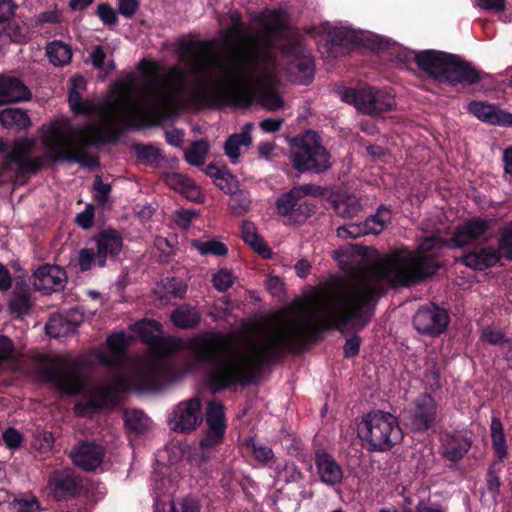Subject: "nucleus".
<instances>
[{
    "instance_id": "72a5a7b5",
    "label": "nucleus",
    "mask_w": 512,
    "mask_h": 512,
    "mask_svg": "<svg viewBox=\"0 0 512 512\" xmlns=\"http://www.w3.org/2000/svg\"><path fill=\"white\" fill-rule=\"evenodd\" d=\"M490 434L495 455L500 460L506 458L508 454V446L506 443L503 425L498 417L492 418Z\"/></svg>"
},
{
    "instance_id": "7ed1b4c3",
    "label": "nucleus",
    "mask_w": 512,
    "mask_h": 512,
    "mask_svg": "<svg viewBox=\"0 0 512 512\" xmlns=\"http://www.w3.org/2000/svg\"><path fill=\"white\" fill-rule=\"evenodd\" d=\"M140 77L129 74L115 83L101 106L69 94L70 108L77 113L98 112L97 122L85 128H72L66 121L51 124L43 136L46 155L52 160H75L87 145L116 138L121 126H141L177 111L185 99L186 72L173 66L160 72L156 62L143 60Z\"/></svg>"
},
{
    "instance_id": "4d7b16f0",
    "label": "nucleus",
    "mask_w": 512,
    "mask_h": 512,
    "mask_svg": "<svg viewBox=\"0 0 512 512\" xmlns=\"http://www.w3.org/2000/svg\"><path fill=\"white\" fill-rule=\"evenodd\" d=\"M2 438L6 446L10 449L19 448L23 442L21 433L15 428H8L5 430L3 432Z\"/></svg>"
},
{
    "instance_id": "bb28decb",
    "label": "nucleus",
    "mask_w": 512,
    "mask_h": 512,
    "mask_svg": "<svg viewBox=\"0 0 512 512\" xmlns=\"http://www.w3.org/2000/svg\"><path fill=\"white\" fill-rule=\"evenodd\" d=\"M332 204L336 213L343 218L356 217L363 207L360 199L356 195L346 192L334 195Z\"/></svg>"
},
{
    "instance_id": "603ef678",
    "label": "nucleus",
    "mask_w": 512,
    "mask_h": 512,
    "mask_svg": "<svg viewBox=\"0 0 512 512\" xmlns=\"http://www.w3.org/2000/svg\"><path fill=\"white\" fill-rule=\"evenodd\" d=\"M96 13L104 25L113 26L118 22L115 10L107 3L99 4Z\"/></svg>"
},
{
    "instance_id": "9b49d317",
    "label": "nucleus",
    "mask_w": 512,
    "mask_h": 512,
    "mask_svg": "<svg viewBox=\"0 0 512 512\" xmlns=\"http://www.w3.org/2000/svg\"><path fill=\"white\" fill-rule=\"evenodd\" d=\"M201 422V403L198 399H189L179 403L174 408L170 419L172 429L181 432L193 431Z\"/></svg>"
},
{
    "instance_id": "79ce46f5",
    "label": "nucleus",
    "mask_w": 512,
    "mask_h": 512,
    "mask_svg": "<svg viewBox=\"0 0 512 512\" xmlns=\"http://www.w3.org/2000/svg\"><path fill=\"white\" fill-rule=\"evenodd\" d=\"M209 150V144L205 140L194 142L190 149L185 152V158L191 165H202L205 162Z\"/></svg>"
},
{
    "instance_id": "20e7f679",
    "label": "nucleus",
    "mask_w": 512,
    "mask_h": 512,
    "mask_svg": "<svg viewBox=\"0 0 512 512\" xmlns=\"http://www.w3.org/2000/svg\"><path fill=\"white\" fill-rule=\"evenodd\" d=\"M132 330L144 342L151 345V356L129 365L116 376L113 382L93 387L87 399L75 406L80 416H91L97 409L118 400V391L126 388H152L157 379L165 373L167 365L163 357L181 350L184 342L170 337L161 338V326L154 320H142L132 326Z\"/></svg>"
},
{
    "instance_id": "13d9d810",
    "label": "nucleus",
    "mask_w": 512,
    "mask_h": 512,
    "mask_svg": "<svg viewBox=\"0 0 512 512\" xmlns=\"http://www.w3.org/2000/svg\"><path fill=\"white\" fill-rule=\"evenodd\" d=\"M250 445L252 448L253 455L258 461L265 463L273 458L274 454L271 448L261 444H257L253 440H251Z\"/></svg>"
},
{
    "instance_id": "3c124183",
    "label": "nucleus",
    "mask_w": 512,
    "mask_h": 512,
    "mask_svg": "<svg viewBox=\"0 0 512 512\" xmlns=\"http://www.w3.org/2000/svg\"><path fill=\"white\" fill-rule=\"evenodd\" d=\"M163 287L167 294H171L177 298H182L187 291V285L177 278H167L163 280Z\"/></svg>"
},
{
    "instance_id": "6e6552de",
    "label": "nucleus",
    "mask_w": 512,
    "mask_h": 512,
    "mask_svg": "<svg viewBox=\"0 0 512 512\" xmlns=\"http://www.w3.org/2000/svg\"><path fill=\"white\" fill-rule=\"evenodd\" d=\"M35 143L34 139L23 138L8 145L0 138V152L6 154V163L3 165V170L8 172L10 165L15 166L14 173H28L39 170L43 164V159L30 157Z\"/></svg>"
},
{
    "instance_id": "0e129e2a",
    "label": "nucleus",
    "mask_w": 512,
    "mask_h": 512,
    "mask_svg": "<svg viewBox=\"0 0 512 512\" xmlns=\"http://www.w3.org/2000/svg\"><path fill=\"white\" fill-rule=\"evenodd\" d=\"M283 120L278 118H267L260 122V128L268 133L276 132L282 127Z\"/></svg>"
},
{
    "instance_id": "338daca9",
    "label": "nucleus",
    "mask_w": 512,
    "mask_h": 512,
    "mask_svg": "<svg viewBox=\"0 0 512 512\" xmlns=\"http://www.w3.org/2000/svg\"><path fill=\"white\" fill-rule=\"evenodd\" d=\"M234 178L228 173H222L217 176L216 184L217 186L226 193L233 192L232 181Z\"/></svg>"
},
{
    "instance_id": "09e8293b",
    "label": "nucleus",
    "mask_w": 512,
    "mask_h": 512,
    "mask_svg": "<svg viewBox=\"0 0 512 512\" xmlns=\"http://www.w3.org/2000/svg\"><path fill=\"white\" fill-rule=\"evenodd\" d=\"M78 264L82 271H87L94 266H99L98 252L93 248H83L78 253Z\"/></svg>"
},
{
    "instance_id": "4c0bfd02",
    "label": "nucleus",
    "mask_w": 512,
    "mask_h": 512,
    "mask_svg": "<svg viewBox=\"0 0 512 512\" xmlns=\"http://www.w3.org/2000/svg\"><path fill=\"white\" fill-rule=\"evenodd\" d=\"M390 221V212L386 208H380L376 214L368 218L364 223L367 234H379L384 230L387 223Z\"/></svg>"
},
{
    "instance_id": "c03bdc74",
    "label": "nucleus",
    "mask_w": 512,
    "mask_h": 512,
    "mask_svg": "<svg viewBox=\"0 0 512 512\" xmlns=\"http://www.w3.org/2000/svg\"><path fill=\"white\" fill-rule=\"evenodd\" d=\"M125 422L136 432H144L150 426V419L143 412L137 410L126 412Z\"/></svg>"
},
{
    "instance_id": "bf43d9fd",
    "label": "nucleus",
    "mask_w": 512,
    "mask_h": 512,
    "mask_svg": "<svg viewBox=\"0 0 512 512\" xmlns=\"http://www.w3.org/2000/svg\"><path fill=\"white\" fill-rule=\"evenodd\" d=\"M139 6L138 0H118V11L126 18H131Z\"/></svg>"
},
{
    "instance_id": "e2e57ef3",
    "label": "nucleus",
    "mask_w": 512,
    "mask_h": 512,
    "mask_svg": "<svg viewBox=\"0 0 512 512\" xmlns=\"http://www.w3.org/2000/svg\"><path fill=\"white\" fill-rule=\"evenodd\" d=\"M96 199L104 204L108 198L110 192V185L103 183V181L97 177L95 180Z\"/></svg>"
},
{
    "instance_id": "4be33fe9",
    "label": "nucleus",
    "mask_w": 512,
    "mask_h": 512,
    "mask_svg": "<svg viewBox=\"0 0 512 512\" xmlns=\"http://www.w3.org/2000/svg\"><path fill=\"white\" fill-rule=\"evenodd\" d=\"M30 96V91L19 79L0 76V106L28 100Z\"/></svg>"
},
{
    "instance_id": "0eeeda50",
    "label": "nucleus",
    "mask_w": 512,
    "mask_h": 512,
    "mask_svg": "<svg viewBox=\"0 0 512 512\" xmlns=\"http://www.w3.org/2000/svg\"><path fill=\"white\" fill-rule=\"evenodd\" d=\"M341 99L354 104L358 111L373 116L390 111L396 104L392 95L371 87L358 90L344 89L341 92Z\"/></svg>"
},
{
    "instance_id": "864d4df0",
    "label": "nucleus",
    "mask_w": 512,
    "mask_h": 512,
    "mask_svg": "<svg viewBox=\"0 0 512 512\" xmlns=\"http://www.w3.org/2000/svg\"><path fill=\"white\" fill-rule=\"evenodd\" d=\"M54 438L52 433L47 431L38 432L34 436L33 446L38 451L45 453L52 449Z\"/></svg>"
},
{
    "instance_id": "2eb2a0df",
    "label": "nucleus",
    "mask_w": 512,
    "mask_h": 512,
    "mask_svg": "<svg viewBox=\"0 0 512 512\" xmlns=\"http://www.w3.org/2000/svg\"><path fill=\"white\" fill-rule=\"evenodd\" d=\"M35 289L44 292H55L64 287L66 273L59 266L43 265L32 276Z\"/></svg>"
},
{
    "instance_id": "680f3d73",
    "label": "nucleus",
    "mask_w": 512,
    "mask_h": 512,
    "mask_svg": "<svg viewBox=\"0 0 512 512\" xmlns=\"http://www.w3.org/2000/svg\"><path fill=\"white\" fill-rule=\"evenodd\" d=\"M266 286H267L268 291L273 296L279 297L283 294L284 284H283L282 280L277 276L269 277L266 280Z\"/></svg>"
},
{
    "instance_id": "f3484780",
    "label": "nucleus",
    "mask_w": 512,
    "mask_h": 512,
    "mask_svg": "<svg viewBox=\"0 0 512 512\" xmlns=\"http://www.w3.org/2000/svg\"><path fill=\"white\" fill-rule=\"evenodd\" d=\"M451 56L440 51L428 50L417 53L415 60L421 70L440 81H444Z\"/></svg>"
},
{
    "instance_id": "8fccbe9b",
    "label": "nucleus",
    "mask_w": 512,
    "mask_h": 512,
    "mask_svg": "<svg viewBox=\"0 0 512 512\" xmlns=\"http://www.w3.org/2000/svg\"><path fill=\"white\" fill-rule=\"evenodd\" d=\"M105 52L101 46L95 47L91 53L92 64L104 73H109L114 69V63L112 61L105 62Z\"/></svg>"
},
{
    "instance_id": "a18cd8bd",
    "label": "nucleus",
    "mask_w": 512,
    "mask_h": 512,
    "mask_svg": "<svg viewBox=\"0 0 512 512\" xmlns=\"http://www.w3.org/2000/svg\"><path fill=\"white\" fill-rule=\"evenodd\" d=\"M229 207L235 214H243L248 211L250 207V197L245 191H238L230 193Z\"/></svg>"
},
{
    "instance_id": "423d86ee",
    "label": "nucleus",
    "mask_w": 512,
    "mask_h": 512,
    "mask_svg": "<svg viewBox=\"0 0 512 512\" xmlns=\"http://www.w3.org/2000/svg\"><path fill=\"white\" fill-rule=\"evenodd\" d=\"M292 156L293 166L299 171L321 172L331 166L327 150L320 144L319 136L312 131L295 140Z\"/></svg>"
},
{
    "instance_id": "dca6fc26",
    "label": "nucleus",
    "mask_w": 512,
    "mask_h": 512,
    "mask_svg": "<svg viewBox=\"0 0 512 512\" xmlns=\"http://www.w3.org/2000/svg\"><path fill=\"white\" fill-rule=\"evenodd\" d=\"M288 72L292 79L300 84H308L314 76V65L309 54L302 48L295 49L294 52H287Z\"/></svg>"
},
{
    "instance_id": "49530a36",
    "label": "nucleus",
    "mask_w": 512,
    "mask_h": 512,
    "mask_svg": "<svg viewBox=\"0 0 512 512\" xmlns=\"http://www.w3.org/2000/svg\"><path fill=\"white\" fill-rule=\"evenodd\" d=\"M235 279L236 277L231 270L222 268L213 275L212 283L216 290L225 292L233 285Z\"/></svg>"
},
{
    "instance_id": "6e6d98bb",
    "label": "nucleus",
    "mask_w": 512,
    "mask_h": 512,
    "mask_svg": "<svg viewBox=\"0 0 512 512\" xmlns=\"http://www.w3.org/2000/svg\"><path fill=\"white\" fill-rule=\"evenodd\" d=\"M277 478L286 483L297 482L301 479V473L294 463H286L278 472Z\"/></svg>"
},
{
    "instance_id": "a19ab883",
    "label": "nucleus",
    "mask_w": 512,
    "mask_h": 512,
    "mask_svg": "<svg viewBox=\"0 0 512 512\" xmlns=\"http://www.w3.org/2000/svg\"><path fill=\"white\" fill-rule=\"evenodd\" d=\"M31 306L30 297L26 289L15 291L9 303V309L17 316H22L28 313Z\"/></svg>"
},
{
    "instance_id": "c9c22d12",
    "label": "nucleus",
    "mask_w": 512,
    "mask_h": 512,
    "mask_svg": "<svg viewBox=\"0 0 512 512\" xmlns=\"http://www.w3.org/2000/svg\"><path fill=\"white\" fill-rule=\"evenodd\" d=\"M46 52L50 62L55 66L66 65L72 58L70 46L61 41L50 43L46 48Z\"/></svg>"
},
{
    "instance_id": "ea45409f",
    "label": "nucleus",
    "mask_w": 512,
    "mask_h": 512,
    "mask_svg": "<svg viewBox=\"0 0 512 512\" xmlns=\"http://www.w3.org/2000/svg\"><path fill=\"white\" fill-rule=\"evenodd\" d=\"M46 333L51 337H61L75 330V327L68 323L63 316H53L45 326Z\"/></svg>"
},
{
    "instance_id": "6ab92c4d",
    "label": "nucleus",
    "mask_w": 512,
    "mask_h": 512,
    "mask_svg": "<svg viewBox=\"0 0 512 512\" xmlns=\"http://www.w3.org/2000/svg\"><path fill=\"white\" fill-rule=\"evenodd\" d=\"M94 241L98 252L99 267H103L108 258H113L119 254L123 247L121 235L114 230L100 232L94 238Z\"/></svg>"
},
{
    "instance_id": "39448f33",
    "label": "nucleus",
    "mask_w": 512,
    "mask_h": 512,
    "mask_svg": "<svg viewBox=\"0 0 512 512\" xmlns=\"http://www.w3.org/2000/svg\"><path fill=\"white\" fill-rule=\"evenodd\" d=\"M359 436L371 450L384 451L402 440V430L397 418L383 411L367 414L358 428Z\"/></svg>"
},
{
    "instance_id": "c756f323",
    "label": "nucleus",
    "mask_w": 512,
    "mask_h": 512,
    "mask_svg": "<svg viewBox=\"0 0 512 512\" xmlns=\"http://www.w3.org/2000/svg\"><path fill=\"white\" fill-rule=\"evenodd\" d=\"M253 129L252 123L245 124L243 131L230 136L225 142V154L231 162L236 164L240 156V147L249 146L252 142L250 132Z\"/></svg>"
},
{
    "instance_id": "e433bc0d",
    "label": "nucleus",
    "mask_w": 512,
    "mask_h": 512,
    "mask_svg": "<svg viewBox=\"0 0 512 512\" xmlns=\"http://www.w3.org/2000/svg\"><path fill=\"white\" fill-rule=\"evenodd\" d=\"M206 424L209 428H217L226 430L224 406L212 401L208 404L206 409Z\"/></svg>"
},
{
    "instance_id": "393cba45",
    "label": "nucleus",
    "mask_w": 512,
    "mask_h": 512,
    "mask_svg": "<svg viewBox=\"0 0 512 512\" xmlns=\"http://www.w3.org/2000/svg\"><path fill=\"white\" fill-rule=\"evenodd\" d=\"M316 464L322 482L328 485H335L341 482L343 471L332 456L320 454L316 458Z\"/></svg>"
},
{
    "instance_id": "f8f14e48",
    "label": "nucleus",
    "mask_w": 512,
    "mask_h": 512,
    "mask_svg": "<svg viewBox=\"0 0 512 512\" xmlns=\"http://www.w3.org/2000/svg\"><path fill=\"white\" fill-rule=\"evenodd\" d=\"M47 376L61 391L67 394L77 393L84 386L83 379L76 369L60 359L51 364Z\"/></svg>"
},
{
    "instance_id": "c85d7f7f",
    "label": "nucleus",
    "mask_w": 512,
    "mask_h": 512,
    "mask_svg": "<svg viewBox=\"0 0 512 512\" xmlns=\"http://www.w3.org/2000/svg\"><path fill=\"white\" fill-rule=\"evenodd\" d=\"M470 441L462 434L446 435L443 443V455L451 461L461 459L470 448Z\"/></svg>"
},
{
    "instance_id": "412c9836",
    "label": "nucleus",
    "mask_w": 512,
    "mask_h": 512,
    "mask_svg": "<svg viewBox=\"0 0 512 512\" xmlns=\"http://www.w3.org/2000/svg\"><path fill=\"white\" fill-rule=\"evenodd\" d=\"M164 181L171 189L183 194L186 198L195 202L204 201L201 188L186 176L177 172H169L164 175Z\"/></svg>"
},
{
    "instance_id": "7c9ffc66",
    "label": "nucleus",
    "mask_w": 512,
    "mask_h": 512,
    "mask_svg": "<svg viewBox=\"0 0 512 512\" xmlns=\"http://www.w3.org/2000/svg\"><path fill=\"white\" fill-rule=\"evenodd\" d=\"M243 240L264 258H270L272 253L264 240L257 233V229L252 222L244 221L241 227Z\"/></svg>"
},
{
    "instance_id": "1a4fd4ad",
    "label": "nucleus",
    "mask_w": 512,
    "mask_h": 512,
    "mask_svg": "<svg viewBox=\"0 0 512 512\" xmlns=\"http://www.w3.org/2000/svg\"><path fill=\"white\" fill-rule=\"evenodd\" d=\"M437 403L428 394H422L405 410L407 425L415 432L430 429L436 420Z\"/></svg>"
},
{
    "instance_id": "37998d69",
    "label": "nucleus",
    "mask_w": 512,
    "mask_h": 512,
    "mask_svg": "<svg viewBox=\"0 0 512 512\" xmlns=\"http://www.w3.org/2000/svg\"><path fill=\"white\" fill-rule=\"evenodd\" d=\"M10 506L16 512H41L42 510L39 500L32 494L15 498Z\"/></svg>"
},
{
    "instance_id": "5701e85b",
    "label": "nucleus",
    "mask_w": 512,
    "mask_h": 512,
    "mask_svg": "<svg viewBox=\"0 0 512 512\" xmlns=\"http://www.w3.org/2000/svg\"><path fill=\"white\" fill-rule=\"evenodd\" d=\"M479 80L478 72L469 64L461 61L456 56H451L448 63L444 81L450 83L472 84Z\"/></svg>"
},
{
    "instance_id": "4468645a",
    "label": "nucleus",
    "mask_w": 512,
    "mask_h": 512,
    "mask_svg": "<svg viewBox=\"0 0 512 512\" xmlns=\"http://www.w3.org/2000/svg\"><path fill=\"white\" fill-rule=\"evenodd\" d=\"M131 339L132 337H128L122 332L112 334L107 339V348L96 350L94 353L95 357L105 366H117L123 361L126 347L129 345Z\"/></svg>"
},
{
    "instance_id": "f03ea898",
    "label": "nucleus",
    "mask_w": 512,
    "mask_h": 512,
    "mask_svg": "<svg viewBox=\"0 0 512 512\" xmlns=\"http://www.w3.org/2000/svg\"><path fill=\"white\" fill-rule=\"evenodd\" d=\"M231 24L220 31L217 55L208 42H183L178 48L180 60L190 68L196 82L189 88L185 77L182 106L230 104L249 106L256 96L270 111L284 107L275 90L278 61L274 49L277 36L285 29L287 17L280 11H265L258 17L260 29L246 27L238 12L230 14Z\"/></svg>"
},
{
    "instance_id": "b1692460",
    "label": "nucleus",
    "mask_w": 512,
    "mask_h": 512,
    "mask_svg": "<svg viewBox=\"0 0 512 512\" xmlns=\"http://www.w3.org/2000/svg\"><path fill=\"white\" fill-rule=\"evenodd\" d=\"M323 192L324 189L322 187L311 184L294 187L278 200L277 209L282 215H289L302 197L307 195L319 196Z\"/></svg>"
},
{
    "instance_id": "f257e3e1",
    "label": "nucleus",
    "mask_w": 512,
    "mask_h": 512,
    "mask_svg": "<svg viewBox=\"0 0 512 512\" xmlns=\"http://www.w3.org/2000/svg\"><path fill=\"white\" fill-rule=\"evenodd\" d=\"M442 245L440 238L432 236L424 239L415 251L392 250L292 311L247 333L229 337V385L249 381L260 366L320 328L364 327L384 286L407 287L435 273L439 264L429 252Z\"/></svg>"
},
{
    "instance_id": "de8ad7c7",
    "label": "nucleus",
    "mask_w": 512,
    "mask_h": 512,
    "mask_svg": "<svg viewBox=\"0 0 512 512\" xmlns=\"http://www.w3.org/2000/svg\"><path fill=\"white\" fill-rule=\"evenodd\" d=\"M498 251L501 257L512 260V225L501 230Z\"/></svg>"
},
{
    "instance_id": "a211bd4d",
    "label": "nucleus",
    "mask_w": 512,
    "mask_h": 512,
    "mask_svg": "<svg viewBox=\"0 0 512 512\" xmlns=\"http://www.w3.org/2000/svg\"><path fill=\"white\" fill-rule=\"evenodd\" d=\"M490 223L482 218H472L465 221L455 230L451 242L454 247H463L480 237L489 229Z\"/></svg>"
},
{
    "instance_id": "aec40b11",
    "label": "nucleus",
    "mask_w": 512,
    "mask_h": 512,
    "mask_svg": "<svg viewBox=\"0 0 512 512\" xmlns=\"http://www.w3.org/2000/svg\"><path fill=\"white\" fill-rule=\"evenodd\" d=\"M70 457L76 466L84 470H94L100 466L104 450L101 446L83 443L71 451Z\"/></svg>"
},
{
    "instance_id": "58836bf2",
    "label": "nucleus",
    "mask_w": 512,
    "mask_h": 512,
    "mask_svg": "<svg viewBox=\"0 0 512 512\" xmlns=\"http://www.w3.org/2000/svg\"><path fill=\"white\" fill-rule=\"evenodd\" d=\"M192 246L199 251V253L203 256L214 255V256H224L228 252L227 246L217 240H209V241H199L195 240L192 242Z\"/></svg>"
},
{
    "instance_id": "a878e982",
    "label": "nucleus",
    "mask_w": 512,
    "mask_h": 512,
    "mask_svg": "<svg viewBox=\"0 0 512 512\" xmlns=\"http://www.w3.org/2000/svg\"><path fill=\"white\" fill-rule=\"evenodd\" d=\"M500 258L501 256L498 250H495L491 247H486L478 252L466 254L462 257V262L467 267L483 270L494 266L500 260Z\"/></svg>"
},
{
    "instance_id": "2f4dec72",
    "label": "nucleus",
    "mask_w": 512,
    "mask_h": 512,
    "mask_svg": "<svg viewBox=\"0 0 512 512\" xmlns=\"http://www.w3.org/2000/svg\"><path fill=\"white\" fill-rule=\"evenodd\" d=\"M170 319L179 328L191 329L198 325L200 314L194 307L182 305L171 313Z\"/></svg>"
},
{
    "instance_id": "ddd939ff",
    "label": "nucleus",
    "mask_w": 512,
    "mask_h": 512,
    "mask_svg": "<svg viewBox=\"0 0 512 512\" xmlns=\"http://www.w3.org/2000/svg\"><path fill=\"white\" fill-rule=\"evenodd\" d=\"M79 488V479L70 468L55 470L49 476L48 489L57 500L74 496Z\"/></svg>"
},
{
    "instance_id": "f704fd0d",
    "label": "nucleus",
    "mask_w": 512,
    "mask_h": 512,
    "mask_svg": "<svg viewBox=\"0 0 512 512\" xmlns=\"http://www.w3.org/2000/svg\"><path fill=\"white\" fill-rule=\"evenodd\" d=\"M225 430L217 429V428H209L207 427V430L203 437L200 440V449L201 452L199 455H195L194 460L197 463H201L206 460L205 451L214 449L217 446H219L223 442Z\"/></svg>"
},
{
    "instance_id": "9d476101",
    "label": "nucleus",
    "mask_w": 512,
    "mask_h": 512,
    "mask_svg": "<svg viewBox=\"0 0 512 512\" xmlns=\"http://www.w3.org/2000/svg\"><path fill=\"white\" fill-rule=\"evenodd\" d=\"M448 322L447 312L433 304L418 309L413 319L414 326L420 333L432 336L441 334Z\"/></svg>"
},
{
    "instance_id": "774afa93",
    "label": "nucleus",
    "mask_w": 512,
    "mask_h": 512,
    "mask_svg": "<svg viewBox=\"0 0 512 512\" xmlns=\"http://www.w3.org/2000/svg\"><path fill=\"white\" fill-rule=\"evenodd\" d=\"M171 512H199V506L192 499L184 500L179 506H172Z\"/></svg>"
},
{
    "instance_id": "052dcab7",
    "label": "nucleus",
    "mask_w": 512,
    "mask_h": 512,
    "mask_svg": "<svg viewBox=\"0 0 512 512\" xmlns=\"http://www.w3.org/2000/svg\"><path fill=\"white\" fill-rule=\"evenodd\" d=\"M321 29L324 33L327 34V38L336 44H339L344 39L345 32L340 28H332L329 24H323Z\"/></svg>"
},
{
    "instance_id": "5fc2aeb1",
    "label": "nucleus",
    "mask_w": 512,
    "mask_h": 512,
    "mask_svg": "<svg viewBox=\"0 0 512 512\" xmlns=\"http://www.w3.org/2000/svg\"><path fill=\"white\" fill-rule=\"evenodd\" d=\"M337 235L343 239L358 238L360 236L366 235L364 223L348 224L346 226L339 227L337 229Z\"/></svg>"
},
{
    "instance_id": "cd10ccee",
    "label": "nucleus",
    "mask_w": 512,
    "mask_h": 512,
    "mask_svg": "<svg viewBox=\"0 0 512 512\" xmlns=\"http://www.w3.org/2000/svg\"><path fill=\"white\" fill-rule=\"evenodd\" d=\"M468 110L479 120L492 125H500L505 112L496 105L482 101H473L469 103Z\"/></svg>"
},
{
    "instance_id": "69168bd1",
    "label": "nucleus",
    "mask_w": 512,
    "mask_h": 512,
    "mask_svg": "<svg viewBox=\"0 0 512 512\" xmlns=\"http://www.w3.org/2000/svg\"><path fill=\"white\" fill-rule=\"evenodd\" d=\"M15 7L13 0H0V22L8 20L13 15Z\"/></svg>"
},
{
    "instance_id": "473e14b6",
    "label": "nucleus",
    "mask_w": 512,
    "mask_h": 512,
    "mask_svg": "<svg viewBox=\"0 0 512 512\" xmlns=\"http://www.w3.org/2000/svg\"><path fill=\"white\" fill-rule=\"evenodd\" d=\"M0 123L8 129H26L30 127L29 116L19 108H7L0 112Z\"/></svg>"
}]
</instances>
